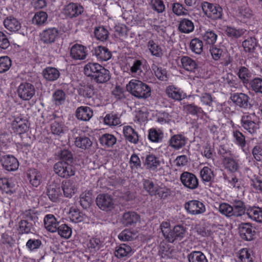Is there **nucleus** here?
Segmentation results:
<instances>
[{
    "instance_id": "f03ea898",
    "label": "nucleus",
    "mask_w": 262,
    "mask_h": 262,
    "mask_svg": "<svg viewBox=\"0 0 262 262\" xmlns=\"http://www.w3.org/2000/svg\"><path fill=\"white\" fill-rule=\"evenodd\" d=\"M259 122L254 113H245L242 117V127L252 135L257 134L259 129Z\"/></svg>"
},
{
    "instance_id": "4be33fe9",
    "label": "nucleus",
    "mask_w": 262,
    "mask_h": 262,
    "mask_svg": "<svg viewBox=\"0 0 262 262\" xmlns=\"http://www.w3.org/2000/svg\"><path fill=\"white\" fill-rule=\"evenodd\" d=\"M166 93L168 97L176 101H180L184 99L186 96L185 94L181 89L173 85L167 86Z\"/></svg>"
},
{
    "instance_id": "f704fd0d",
    "label": "nucleus",
    "mask_w": 262,
    "mask_h": 262,
    "mask_svg": "<svg viewBox=\"0 0 262 262\" xmlns=\"http://www.w3.org/2000/svg\"><path fill=\"white\" fill-rule=\"evenodd\" d=\"M164 138L163 132L155 128H151L148 130V138L149 140L154 143H160Z\"/></svg>"
},
{
    "instance_id": "f3484780",
    "label": "nucleus",
    "mask_w": 262,
    "mask_h": 262,
    "mask_svg": "<svg viewBox=\"0 0 262 262\" xmlns=\"http://www.w3.org/2000/svg\"><path fill=\"white\" fill-rule=\"evenodd\" d=\"M122 130L123 135L127 141L134 144L138 143L139 138L138 133L132 126H123Z\"/></svg>"
},
{
    "instance_id": "4c0bfd02",
    "label": "nucleus",
    "mask_w": 262,
    "mask_h": 262,
    "mask_svg": "<svg viewBox=\"0 0 262 262\" xmlns=\"http://www.w3.org/2000/svg\"><path fill=\"white\" fill-rule=\"evenodd\" d=\"M178 28L181 32L188 34L194 30V25L191 20L183 18L180 20Z\"/></svg>"
},
{
    "instance_id": "37998d69",
    "label": "nucleus",
    "mask_w": 262,
    "mask_h": 262,
    "mask_svg": "<svg viewBox=\"0 0 262 262\" xmlns=\"http://www.w3.org/2000/svg\"><path fill=\"white\" fill-rule=\"evenodd\" d=\"M44 78L49 81H54L57 80L59 76V71L52 67H47L42 72Z\"/></svg>"
},
{
    "instance_id": "20e7f679",
    "label": "nucleus",
    "mask_w": 262,
    "mask_h": 262,
    "mask_svg": "<svg viewBox=\"0 0 262 262\" xmlns=\"http://www.w3.org/2000/svg\"><path fill=\"white\" fill-rule=\"evenodd\" d=\"M202 7L203 12L208 18L212 20L222 18L223 9L220 5L204 2Z\"/></svg>"
},
{
    "instance_id": "a18cd8bd",
    "label": "nucleus",
    "mask_w": 262,
    "mask_h": 262,
    "mask_svg": "<svg viewBox=\"0 0 262 262\" xmlns=\"http://www.w3.org/2000/svg\"><path fill=\"white\" fill-rule=\"evenodd\" d=\"M189 48L194 53L200 54L203 52V42L201 39L194 38L190 41Z\"/></svg>"
},
{
    "instance_id": "393cba45",
    "label": "nucleus",
    "mask_w": 262,
    "mask_h": 262,
    "mask_svg": "<svg viewBox=\"0 0 262 262\" xmlns=\"http://www.w3.org/2000/svg\"><path fill=\"white\" fill-rule=\"evenodd\" d=\"M146 46L147 50L151 55L158 58H160L163 56V49L158 42L153 39H149L147 43Z\"/></svg>"
},
{
    "instance_id": "680f3d73",
    "label": "nucleus",
    "mask_w": 262,
    "mask_h": 262,
    "mask_svg": "<svg viewBox=\"0 0 262 262\" xmlns=\"http://www.w3.org/2000/svg\"><path fill=\"white\" fill-rule=\"evenodd\" d=\"M48 18L47 14L43 11L36 12L34 15L32 21L33 23L37 25H41L45 24Z\"/></svg>"
},
{
    "instance_id": "774afa93",
    "label": "nucleus",
    "mask_w": 262,
    "mask_h": 262,
    "mask_svg": "<svg viewBox=\"0 0 262 262\" xmlns=\"http://www.w3.org/2000/svg\"><path fill=\"white\" fill-rule=\"evenodd\" d=\"M250 85L255 93L262 94V78H255L251 81Z\"/></svg>"
},
{
    "instance_id": "e2e57ef3",
    "label": "nucleus",
    "mask_w": 262,
    "mask_h": 262,
    "mask_svg": "<svg viewBox=\"0 0 262 262\" xmlns=\"http://www.w3.org/2000/svg\"><path fill=\"white\" fill-rule=\"evenodd\" d=\"M13 184L11 180L6 178L0 179V189L3 192L8 193L13 188Z\"/></svg>"
},
{
    "instance_id": "864d4df0",
    "label": "nucleus",
    "mask_w": 262,
    "mask_h": 262,
    "mask_svg": "<svg viewBox=\"0 0 262 262\" xmlns=\"http://www.w3.org/2000/svg\"><path fill=\"white\" fill-rule=\"evenodd\" d=\"M203 40L208 44H214L217 38V34L212 30H208L202 34Z\"/></svg>"
},
{
    "instance_id": "412c9836",
    "label": "nucleus",
    "mask_w": 262,
    "mask_h": 262,
    "mask_svg": "<svg viewBox=\"0 0 262 262\" xmlns=\"http://www.w3.org/2000/svg\"><path fill=\"white\" fill-rule=\"evenodd\" d=\"M43 222L45 227L48 231L52 233L57 231L59 225L54 215L48 214L45 215Z\"/></svg>"
},
{
    "instance_id": "1a4fd4ad",
    "label": "nucleus",
    "mask_w": 262,
    "mask_h": 262,
    "mask_svg": "<svg viewBox=\"0 0 262 262\" xmlns=\"http://www.w3.org/2000/svg\"><path fill=\"white\" fill-rule=\"evenodd\" d=\"M84 11V8L80 4L70 3L64 6L62 10L63 14L68 17L72 18L78 17Z\"/></svg>"
},
{
    "instance_id": "7ed1b4c3",
    "label": "nucleus",
    "mask_w": 262,
    "mask_h": 262,
    "mask_svg": "<svg viewBox=\"0 0 262 262\" xmlns=\"http://www.w3.org/2000/svg\"><path fill=\"white\" fill-rule=\"evenodd\" d=\"M55 172L59 177L63 178H68L75 174L74 166L67 162L59 161L54 165Z\"/></svg>"
},
{
    "instance_id": "4d7b16f0",
    "label": "nucleus",
    "mask_w": 262,
    "mask_h": 262,
    "mask_svg": "<svg viewBox=\"0 0 262 262\" xmlns=\"http://www.w3.org/2000/svg\"><path fill=\"white\" fill-rule=\"evenodd\" d=\"M69 218L72 222L76 223L82 222L85 219V216L79 210L71 209L69 212Z\"/></svg>"
},
{
    "instance_id": "4468645a",
    "label": "nucleus",
    "mask_w": 262,
    "mask_h": 262,
    "mask_svg": "<svg viewBox=\"0 0 262 262\" xmlns=\"http://www.w3.org/2000/svg\"><path fill=\"white\" fill-rule=\"evenodd\" d=\"M186 231V228L183 226H175L169 232L166 239L169 243H173L176 240H181L184 237Z\"/></svg>"
},
{
    "instance_id": "8fccbe9b",
    "label": "nucleus",
    "mask_w": 262,
    "mask_h": 262,
    "mask_svg": "<svg viewBox=\"0 0 262 262\" xmlns=\"http://www.w3.org/2000/svg\"><path fill=\"white\" fill-rule=\"evenodd\" d=\"M242 46L246 52L252 53L257 46L256 40L254 37L248 38L243 42Z\"/></svg>"
},
{
    "instance_id": "338daca9",
    "label": "nucleus",
    "mask_w": 262,
    "mask_h": 262,
    "mask_svg": "<svg viewBox=\"0 0 262 262\" xmlns=\"http://www.w3.org/2000/svg\"><path fill=\"white\" fill-rule=\"evenodd\" d=\"M157 121L162 125L165 124H169L174 122L172 116L165 112L160 113L158 114Z\"/></svg>"
},
{
    "instance_id": "6e6552de",
    "label": "nucleus",
    "mask_w": 262,
    "mask_h": 262,
    "mask_svg": "<svg viewBox=\"0 0 262 262\" xmlns=\"http://www.w3.org/2000/svg\"><path fill=\"white\" fill-rule=\"evenodd\" d=\"M47 194L51 201H59L62 196L60 184L54 181L51 182L47 187Z\"/></svg>"
},
{
    "instance_id": "ea45409f",
    "label": "nucleus",
    "mask_w": 262,
    "mask_h": 262,
    "mask_svg": "<svg viewBox=\"0 0 262 262\" xmlns=\"http://www.w3.org/2000/svg\"><path fill=\"white\" fill-rule=\"evenodd\" d=\"M139 219V215L137 213L129 211L124 213L122 222L125 226L132 225L137 223Z\"/></svg>"
},
{
    "instance_id": "5fc2aeb1",
    "label": "nucleus",
    "mask_w": 262,
    "mask_h": 262,
    "mask_svg": "<svg viewBox=\"0 0 262 262\" xmlns=\"http://www.w3.org/2000/svg\"><path fill=\"white\" fill-rule=\"evenodd\" d=\"M57 231L61 237L66 239L69 238L72 233V228L66 224L59 225Z\"/></svg>"
},
{
    "instance_id": "6ab92c4d",
    "label": "nucleus",
    "mask_w": 262,
    "mask_h": 262,
    "mask_svg": "<svg viewBox=\"0 0 262 262\" xmlns=\"http://www.w3.org/2000/svg\"><path fill=\"white\" fill-rule=\"evenodd\" d=\"M1 162L3 167L8 171H15L18 168V162L14 156H4L2 158Z\"/></svg>"
},
{
    "instance_id": "69168bd1",
    "label": "nucleus",
    "mask_w": 262,
    "mask_h": 262,
    "mask_svg": "<svg viewBox=\"0 0 262 262\" xmlns=\"http://www.w3.org/2000/svg\"><path fill=\"white\" fill-rule=\"evenodd\" d=\"M219 211L223 215L227 217L233 216L232 205L227 203H222L219 205Z\"/></svg>"
},
{
    "instance_id": "58836bf2",
    "label": "nucleus",
    "mask_w": 262,
    "mask_h": 262,
    "mask_svg": "<svg viewBox=\"0 0 262 262\" xmlns=\"http://www.w3.org/2000/svg\"><path fill=\"white\" fill-rule=\"evenodd\" d=\"M65 128L64 123L59 119L54 120L51 123L50 129L54 135L61 136L64 133Z\"/></svg>"
},
{
    "instance_id": "dca6fc26",
    "label": "nucleus",
    "mask_w": 262,
    "mask_h": 262,
    "mask_svg": "<svg viewBox=\"0 0 262 262\" xmlns=\"http://www.w3.org/2000/svg\"><path fill=\"white\" fill-rule=\"evenodd\" d=\"M3 24L6 29L14 33L18 32L21 27L20 22L13 16L6 17L4 20Z\"/></svg>"
},
{
    "instance_id": "c756f323",
    "label": "nucleus",
    "mask_w": 262,
    "mask_h": 262,
    "mask_svg": "<svg viewBox=\"0 0 262 262\" xmlns=\"http://www.w3.org/2000/svg\"><path fill=\"white\" fill-rule=\"evenodd\" d=\"M62 189L66 197L71 198L75 193L77 188L74 182L67 180L62 182Z\"/></svg>"
},
{
    "instance_id": "f257e3e1",
    "label": "nucleus",
    "mask_w": 262,
    "mask_h": 262,
    "mask_svg": "<svg viewBox=\"0 0 262 262\" xmlns=\"http://www.w3.org/2000/svg\"><path fill=\"white\" fill-rule=\"evenodd\" d=\"M127 92L138 98H146L151 95V88L147 84L136 79H132L126 84Z\"/></svg>"
},
{
    "instance_id": "603ef678",
    "label": "nucleus",
    "mask_w": 262,
    "mask_h": 262,
    "mask_svg": "<svg viewBox=\"0 0 262 262\" xmlns=\"http://www.w3.org/2000/svg\"><path fill=\"white\" fill-rule=\"evenodd\" d=\"M137 236L138 234L137 232L127 229L122 231L118 235L119 239L122 241H133L136 239Z\"/></svg>"
},
{
    "instance_id": "49530a36",
    "label": "nucleus",
    "mask_w": 262,
    "mask_h": 262,
    "mask_svg": "<svg viewBox=\"0 0 262 262\" xmlns=\"http://www.w3.org/2000/svg\"><path fill=\"white\" fill-rule=\"evenodd\" d=\"M104 122L108 126H116L121 123L120 118L113 113L107 114L104 118Z\"/></svg>"
},
{
    "instance_id": "13d9d810",
    "label": "nucleus",
    "mask_w": 262,
    "mask_h": 262,
    "mask_svg": "<svg viewBox=\"0 0 262 262\" xmlns=\"http://www.w3.org/2000/svg\"><path fill=\"white\" fill-rule=\"evenodd\" d=\"M151 68L155 76L158 79L162 81L166 80L167 72L165 69L159 67L156 64H153L151 66Z\"/></svg>"
},
{
    "instance_id": "b1692460",
    "label": "nucleus",
    "mask_w": 262,
    "mask_h": 262,
    "mask_svg": "<svg viewBox=\"0 0 262 262\" xmlns=\"http://www.w3.org/2000/svg\"><path fill=\"white\" fill-rule=\"evenodd\" d=\"M231 203L233 216L239 217L246 213L247 208L243 201L235 199L232 201Z\"/></svg>"
},
{
    "instance_id": "a211bd4d",
    "label": "nucleus",
    "mask_w": 262,
    "mask_h": 262,
    "mask_svg": "<svg viewBox=\"0 0 262 262\" xmlns=\"http://www.w3.org/2000/svg\"><path fill=\"white\" fill-rule=\"evenodd\" d=\"M239 233L241 237L246 241L253 239L255 231L249 223H242L239 227Z\"/></svg>"
},
{
    "instance_id": "2eb2a0df",
    "label": "nucleus",
    "mask_w": 262,
    "mask_h": 262,
    "mask_svg": "<svg viewBox=\"0 0 262 262\" xmlns=\"http://www.w3.org/2000/svg\"><path fill=\"white\" fill-rule=\"evenodd\" d=\"M58 34L59 31L57 28H48L43 30L40 34L41 40L45 43H51L55 41Z\"/></svg>"
},
{
    "instance_id": "09e8293b",
    "label": "nucleus",
    "mask_w": 262,
    "mask_h": 262,
    "mask_svg": "<svg viewBox=\"0 0 262 262\" xmlns=\"http://www.w3.org/2000/svg\"><path fill=\"white\" fill-rule=\"evenodd\" d=\"M200 176L204 183L211 182L214 177L211 169L208 166H205L201 170Z\"/></svg>"
},
{
    "instance_id": "052dcab7",
    "label": "nucleus",
    "mask_w": 262,
    "mask_h": 262,
    "mask_svg": "<svg viewBox=\"0 0 262 262\" xmlns=\"http://www.w3.org/2000/svg\"><path fill=\"white\" fill-rule=\"evenodd\" d=\"M184 110L188 114L192 115H200L203 113L202 109L194 104H188L184 105Z\"/></svg>"
},
{
    "instance_id": "0eeeda50",
    "label": "nucleus",
    "mask_w": 262,
    "mask_h": 262,
    "mask_svg": "<svg viewBox=\"0 0 262 262\" xmlns=\"http://www.w3.org/2000/svg\"><path fill=\"white\" fill-rule=\"evenodd\" d=\"M180 181L187 189L193 190L199 186V180L193 173L185 171L180 176Z\"/></svg>"
},
{
    "instance_id": "3c124183",
    "label": "nucleus",
    "mask_w": 262,
    "mask_h": 262,
    "mask_svg": "<svg viewBox=\"0 0 262 262\" xmlns=\"http://www.w3.org/2000/svg\"><path fill=\"white\" fill-rule=\"evenodd\" d=\"M93 202L92 193L90 191H85L81 194L80 198V203L83 208L89 207Z\"/></svg>"
},
{
    "instance_id": "6e6d98bb",
    "label": "nucleus",
    "mask_w": 262,
    "mask_h": 262,
    "mask_svg": "<svg viewBox=\"0 0 262 262\" xmlns=\"http://www.w3.org/2000/svg\"><path fill=\"white\" fill-rule=\"evenodd\" d=\"M66 100V94L61 90H57L54 92L52 95V101L56 105L62 104Z\"/></svg>"
},
{
    "instance_id": "c9c22d12",
    "label": "nucleus",
    "mask_w": 262,
    "mask_h": 262,
    "mask_svg": "<svg viewBox=\"0 0 262 262\" xmlns=\"http://www.w3.org/2000/svg\"><path fill=\"white\" fill-rule=\"evenodd\" d=\"M132 253L130 246L125 244H121L116 247L115 255L118 258H122L130 256Z\"/></svg>"
},
{
    "instance_id": "a19ab883",
    "label": "nucleus",
    "mask_w": 262,
    "mask_h": 262,
    "mask_svg": "<svg viewBox=\"0 0 262 262\" xmlns=\"http://www.w3.org/2000/svg\"><path fill=\"white\" fill-rule=\"evenodd\" d=\"M182 67L186 71L194 72L197 68V64L195 60L188 56H183L181 59Z\"/></svg>"
},
{
    "instance_id": "bf43d9fd",
    "label": "nucleus",
    "mask_w": 262,
    "mask_h": 262,
    "mask_svg": "<svg viewBox=\"0 0 262 262\" xmlns=\"http://www.w3.org/2000/svg\"><path fill=\"white\" fill-rule=\"evenodd\" d=\"M12 66L11 59L7 56L0 57V73L8 71Z\"/></svg>"
},
{
    "instance_id": "e433bc0d",
    "label": "nucleus",
    "mask_w": 262,
    "mask_h": 262,
    "mask_svg": "<svg viewBox=\"0 0 262 262\" xmlns=\"http://www.w3.org/2000/svg\"><path fill=\"white\" fill-rule=\"evenodd\" d=\"M101 66L100 64L96 62H89L84 67V74L93 79Z\"/></svg>"
},
{
    "instance_id": "ddd939ff",
    "label": "nucleus",
    "mask_w": 262,
    "mask_h": 262,
    "mask_svg": "<svg viewBox=\"0 0 262 262\" xmlns=\"http://www.w3.org/2000/svg\"><path fill=\"white\" fill-rule=\"evenodd\" d=\"M87 48L83 45L76 43L71 49V57L75 60H84L87 56Z\"/></svg>"
},
{
    "instance_id": "9d476101",
    "label": "nucleus",
    "mask_w": 262,
    "mask_h": 262,
    "mask_svg": "<svg viewBox=\"0 0 262 262\" xmlns=\"http://www.w3.org/2000/svg\"><path fill=\"white\" fill-rule=\"evenodd\" d=\"M11 127L15 133L18 134H24L29 128L28 121L21 115L15 116L11 123Z\"/></svg>"
},
{
    "instance_id": "de8ad7c7",
    "label": "nucleus",
    "mask_w": 262,
    "mask_h": 262,
    "mask_svg": "<svg viewBox=\"0 0 262 262\" xmlns=\"http://www.w3.org/2000/svg\"><path fill=\"white\" fill-rule=\"evenodd\" d=\"M225 31L229 37L238 38L244 34L246 30L243 29H236L234 27L227 26Z\"/></svg>"
},
{
    "instance_id": "473e14b6",
    "label": "nucleus",
    "mask_w": 262,
    "mask_h": 262,
    "mask_svg": "<svg viewBox=\"0 0 262 262\" xmlns=\"http://www.w3.org/2000/svg\"><path fill=\"white\" fill-rule=\"evenodd\" d=\"M111 78L110 71L101 66L99 71L93 78V79L97 83H103L108 81Z\"/></svg>"
},
{
    "instance_id": "79ce46f5",
    "label": "nucleus",
    "mask_w": 262,
    "mask_h": 262,
    "mask_svg": "<svg viewBox=\"0 0 262 262\" xmlns=\"http://www.w3.org/2000/svg\"><path fill=\"white\" fill-rule=\"evenodd\" d=\"M100 143L104 147H112L117 142L116 138L113 135L105 134L99 139Z\"/></svg>"
},
{
    "instance_id": "9b49d317",
    "label": "nucleus",
    "mask_w": 262,
    "mask_h": 262,
    "mask_svg": "<svg viewBox=\"0 0 262 262\" xmlns=\"http://www.w3.org/2000/svg\"><path fill=\"white\" fill-rule=\"evenodd\" d=\"M185 208L188 213L193 215L201 214L205 211L204 205L197 200H191L186 202Z\"/></svg>"
},
{
    "instance_id": "bb28decb",
    "label": "nucleus",
    "mask_w": 262,
    "mask_h": 262,
    "mask_svg": "<svg viewBox=\"0 0 262 262\" xmlns=\"http://www.w3.org/2000/svg\"><path fill=\"white\" fill-rule=\"evenodd\" d=\"M93 115L92 110L88 107L82 106L78 107L76 111V116L78 120L82 121L89 120Z\"/></svg>"
},
{
    "instance_id": "a878e982",
    "label": "nucleus",
    "mask_w": 262,
    "mask_h": 262,
    "mask_svg": "<svg viewBox=\"0 0 262 262\" xmlns=\"http://www.w3.org/2000/svg\"><path fill=\"white\" fill-rule=\"evenodd\" d=\"M246 214L252 220L262 223V208L253 206L247 208Z\"/></svg>"
},
{
    "instance_id": "423d86ee",
    "label": "nucleus",
    "mask_w": 262,
    "mask_h": 262,
    "mask_svg": "<svg viewBox=\"0 0 262 262\" xmlns=\"http://www.w3.org/2000/svg\"><path fill=\"white\" fill-rule=\"evenodd\" d=\"M96 202L98 207L102 210H111L115 207V201L108 194H100L97 195Z\"/></svg>"
},
{
    "instance_id": "7c9ffc66",
    "label": "nucleus",
    "mask_w": 262,
    "mask_h": 262,
    "mask_svg": "<svg viewBox=\"0 0 262 262\" xmlns=\"http://www.w3.org/2000/svg\"><path fill=\"white\" fill-rule=\"evenodd\" d=\"M74 144L77 147L85 150L92 146V141L89 137L80 135L75 138Z\"/></svg>"
},
{
    "instance_id": "5701e85b",
    "label": "nucleus",
    "mask_w": 262,
    "mask_h": 262,
    "mask_svg": "<svg viewBox=\"0 0 262 262\" xmlns=\"http://www.w3.org/2000/svg\"><path fill=\"white\" fill-rule=\"evenodd\" d=\"M249 99L247 95L242 93H234L231 96L232 101L237 106L243 108L248 107Z\"/></svg>"
},
{
    "instance_id": "72a5a7b5",
    "label": "nucleus",
    "mask_w": 262,
    "mask_h": 262,
    "mask_svg": "<svg viewBox=\"0 0 262 262\" xmlns=\"http://www.w3.org/2000/svg\"><path fill=\"white\" fill-rule=\"evenodd\" d=\"M160 164V161L155 155L149 154L146 156L144 165L147 169L155 170Z\"/></svg>"
},
{
    "instance_id": "39448f33",
    "label": "nucleus",
    "mask_w": 262,
    "mask_h": 262,
    "mask_svg": "<svg viewBox=\"0 0 262 262\" xmlns=\"http://www.w3.org/2000/svg\"><path fill=\"white\" fill-rule=\"evenodd\" d=\"M36 90L34 86L29 82L21 83L17 88L18 97L23 101H29L35 95Z\"/></svg>"
},
{
    "instance_id": "2f4dec72",
    "label": "nucleus",
    "mask_w": 262,
    "mask_h": 262,
    "mask_svg": "<svg viewBox=\"0 0 262 262\" xmlns=\"http://www.w3.org/2000/svg\"><path fill=\"white\" fill-rule=\"evenodd\" d=\"M232 136L233 142L243 149L246 146V138L243 134L237 129L233 128Z\"/></svg>"
},
{
    "instance_id": "cd10ccee",
    "label": "nucleus",
    "mask_w": 262,
    "mask_h": 262,
    "mask_svg": "<svg viewBox=\"0 0 262 262\" xmlns=\"http://www.w3.org/2000/svg\"><path fill=\"white\" fill-rule=\"evenodd\" d=\"M253 15V13L247 5H244L238 8L237 16L244 23H246Z\"/></svg>"
},
{
    "instance_id": "f8f14e48",
    "label": "nucleus",
    "mask_w": 262,
    "mask_h": 262,
    "mask_svg": "<svg viewBox=\"0 0 262 262\" xmlns=\"http://www.w3.org/2000/svg\"><path fill=\"white\" fill-rule=\"evenodd\" d=\"M187 140V138L183 134L174 135L169 139L168 145L174 150H179L186 145Z\"/></svg>"
},
{
    "instance_id": "aec40b11",
    "label": "nucleus",
    "mask_w": 262,
    "mask_h": 262,
    "mask_svg": "<svg viewBox=\"0 0 262 262\" xmlns=\"http://www.w3.org/2000/svg\"><path fill=\"white\" fill-rule=\"evenodd\" d=\"M93 54L99 61H107L112 57L111 51L107 48L102 46L95 48Z\"/></svg>"
},
{
    "instance_id": "c03bdc74",
    "label": "nucleus",
    "mask_w": 262,
    "mask_h": 262,
    "mask_svg": "<svg viewBox=\"0 0 262 262\" xmlns=\"http://www.w3.org/2000/svg\"><path fill=\"white\" fill-rule=\"evenodd\" d=\"M189 262H208V260L201 251H192L188 255Z\"/></svg>"
},
{
    "instance_id": "c85d7f7f",
    "label": "nucleus",
    "mask_w": 262,
    "mask_h": 262,
    "mask_svg": "<svg viewBox=\"0 0 262 262\" xmlns=\"http://www.w3.org/2000/svg\"><path fill=\"white\" fill-rule=\"evenodd\" d=\"M27 176L30 184L34 187L38 186L41 181L42 175L40 171L35 169H30Z\"/></svg>"
},
{
    "instance_id": "0e129e2a",
    "label": "nucleus",
    "mask_w": 262,
    "mask_h": 262,
    "mask_svg": "<svg viewBox=\"0 0 262 262\" xmlns=\"http://www.w3.org/2000/svg\"><path fill=\"white\" fill-rule=\"evenodd\" d=\"M240 262H253L251 254L247 248H243L237 253Z\"/></svg>"
}]
</instances>
